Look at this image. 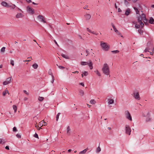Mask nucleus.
<instances>
[{
	"label": "nucleus",
	"mask_w": 154,
	"mask_h": 154,
	"mask_svg": "<svg viewBox=\"0 0 154 154\" xmlns=\"http://www.w3.org/2000/svg\"><path fill=\"white\" fill-rule=\"evenodd\" d=\"M102 71L103 73L106 75H109V77L110 76L109 75V68L107 64L105 63L104 64L103 67L102 69Z\"/></svg>",
	"instance_id": "nucleus-1"
},
{
	"label": "nucleus",
	"mask_w": 154,
	"mask_h": 154,
	"mask_svg": "<svg viewBox=\"0 0 154 154\" xmlns=\"http://www.w3.org/2000/svg\"><path fill=\"white\" fill-rule=\"evenodd\" d=\"M100 46L102 49L105 51H108L109 48V45L106 42H100Z\"/></svg>",
	"instance_id": "nucleus-2"
},
{
	"label": "nucleus",
	"mask_w": 154,
	"mask_h": 154,
	"mask_svg": "<svg viewBox=\"0 0 154 154\" xmlns=\"http://www.w3.org/2000/svg\"><path fill=\"white\" fill-rule=\"evenodd\" d=\"M125 115L126 118L127 119L130 120L131 121L132 120V117L130 112L128 111L127 110L125 111Z\"/></svg>",
	"instance_id": "nucleus-3"
},
{
	"label": "nucleus",
	"mask_w": 154,
	"mask_h": 154,
	"mask_svg": "<svg viewBox=\"0 0 154 154\" xmlns=\"http://www.w3.org/2000/svg\"><path fill=\"white\" fill-rule=\"evenodd\" d=\"M133 96L134 98L137 100H140V99L138 92L134 91L133 93Z\"/></svg>",
	"instance_id": "nucleus-4"
},
{
	"label": "nucleus",
	"mask_w": 154,
	"mask_h": 154,
	"mask_svg": "<svg viewBox=\"0 0 154 154\" xmlns=\"http://www.w3.org/2000/svg\"><path fill=\"white\" fill-rule=\"evenodd\" d=\"M125 133L126 134L129 135L131 134V128L128 125H125Z\"/></svg>",
	"instance_id": "nucleus-5"
},
{
	"label": "nucleus",
	"mask_w": 154,
	"mask_h": 154,
	"mask_svg": "<svg viewBox=\"0 0 154 154\" xmlns=\"http://www.w3.org/2000/svg\"><path fill=\"white\" fill-rule=\"evenodd\" d=\"M27 10L30 14H33L34 13V10L33 8H30L29 6H28L27 7Z\"/></svg>",
	"instance_id": "nucleus-6"
},
{
	"label": "nucleus",
	"mask_w": 154,
	"mask_h": 154,
	"mask_svg": "<svg viewBox=\"0 0 154 154\" xmlns=\"http://www.w3.org/2000/svg\"><path fill=\"white\" fill-rule=\"evenodd\" d=\"M142 19L140 18V15L137 17L138 22L140 23L141 26V28H142L144 26L143 23L142 21Z\"/></svg>",
	"instance_id": "nucleus-7"
},
{
	"label": "nucleus",
	"mask_w": 154,
	"mask_h": 154,
	"mask_svg": "<svg viewBox=\"0 0 154 154\" xmlns=\"http://www.w3.org/2000/svg\"><path fill=\"white\" fill-rule=\"evenodd\" d=\"M11 77H9L6 79V81H4L3 82V85H6L8 84L11 82Z\"/></svg>",
	"instance_id": "nucleus-8"
},
{
	"label": "nucleus",
	"mask_w": 154,
	"mask_h": 154,
	"mask_svg": "<svg viewBox=\"0 0 154 154\" xmlns=\"http://www.w3.org/2000/svg\"><path fill=\"white\" fill-rule=\"evenodd\" d=\"M37 18L40 20V21L43 22L44 23H46V21L45 20V18L43 16L39 15L38 16Z\"/></svg>",
	"instance_id": "nucleus-9"
},
{
	"label": "nucleus",
	"mask_w": 154,
	"mask_h": 154,
	"mask_svg": "<svg viewBox=\"0 0 154 154\" xmlns=\"http://www.w3.org/2000/svg\"><path fill=\"white\" fill-rule=\"evenodd\" d=\"M2 5L3 6L5 7H11V6L8 5L6 2L3 1L1 3Z\"/></svg>",
	"instance_id": "nucleus-10"
},
{
	"label": "nucleus",
	"mask_w": 154,
	"mask_h": 154,
	"mask_svg": "<svg viewBox=\"0 0 154 154\" xmlns=\"http://www.w3.org/2000/svg\"><path fill=\"white\" fill-rule=\"evenodd\" d=\"M88 65L89 66L90 69H92L93 68V63L91 60L89 61V63H88Z\"/></svg>",
	"instance_id": "nucleus-11"
},
{
	"label": "nucleus",
	"mask_w": 154,
	"mask_h": 154,
	"mask_svg": "<svg viewBox=\"0 0 154 154\" xmlns=\"http://www.w3.org/2000/svg\"><path fill=\"white\" fill-rule=\"evenodd\" d=\"M149 22L150 24H154V19L152 17H150Z\"/></svg>",
	"instance_id": "nucleus-12"
},
{
	"label": "nucleus",
	"mask_w": 154,
	"mask_h": 154,
	"mask_svg": "<svg viewBox=\"0 0 154 154\" xmlns=\"http://www.w3.org/2000/svg\"><path fill=\"white\" fill-rule=\"evenodd\" d=\"M87 20H89L91 18V15L89 14H86L84 16Z\"/></svg>",
	"instance_id": "nucleus-13"
},
{
	"label": "nucleus",
	"mask_w": 154,
	"mask_h": 154,
	"mask_svg": "<svg viewBox=\"0 0 154 154\" xmlns=\"http://www.w3.org/2000/svg\"><path fill=\"white\" fill-rule=\"evenodd\" d=\"M130 12V9L129 8H128L127 9L125 13V15L126 16L128 15Z\"/></svg>",
	"instance_id": "nucleus-14"
},
{
	"label": "nucleus",
	"mask_w": 154,
	"mask_h": 154,
	"mask_svg": "<svg viewBox=\"0 0 154 154\" xmlns=\"http://www.w3.org/2000/svg\"><path fill=\"white\" fill-rule=\"evenodd\" d=\"M6 143L5 140L2 138H0V144H4Z\"/></svg>",
	"instance_id": "nucleus-15"
},
{
	"label": "nucleus",
	"mask_w": 154,
	"mask_h": 154,
	"mask_svg": "<svg viewBox=\"0 0 154 154\" xmlns=\"http://www.w3.org/2000/svg\"><path fill=\"white\" fill-rule=\"evenodd\" d=\"M23 17V15L21 13H18L16 15V17L17 18H20L22 17Z\"/></svg>",
	"instance_id": "nucleus-16"
},
{
	"label": "nucleus",
	"mask_w": 154,
	"mask_h": 154,
	"mask_svg": "<svg viewBox=\"0 0 154 154\" xmlns=\"http://www.w3.org/2000/svg\"><path fill=\"white\" fill-rule=\"evenodd\" d=\"M6 93L8 94H9V92L8 90H7V88H6L5 91H3V96H4L6 94Z\"/></svg>",
	"instance_id": "nucleus-17"
},
{
	"label": "nucleus",
	"mask_w": 154,
	"mask_h": 154,
	"mask_svg": "<svg viewBox=\"0 0 154 154\" xmlns=\"http://www.w3.org/2000/svg\"><path fill=\"white\" fill-rule=\"evenodd\" d=\"M112 26L113 27V28L114 29V30L116 32H119L118 31V30L116 29V28L114 25L112 23H111Z\"/></svg>",
	"instance_id": "nucleus-18"
},
{
	"label": "nucleus",
	"mask_w": 154,
	"mask_h": 154,
	"mask_svg": "<svg viewBox=\"0 0 154 154\" xmlns=\"http://www.w3.org/2000/svg\"><path fill=\"white\" fill-rule=\"evenodd\" d=\"M140 16V18L142 19V20L145 19L146 18V15L144 14L143 13L141 14Z\"/></svg>",
	"instance_id": "nucleus-19"
},
{
	"label": "nucleus",
	"mask_w": 154,
	"mask_h": 154,
	"mask_svg": "<svg viewBox=\"0 0 154 154\" xmlns=\"http://www.w3.org/2000/svg\"><path fill=\"white\" fill-rule=\"evenodd\" d=\"M70 131V128L69 126H68L67 128V133L68 135H70V133L69 131Z\"/></svg>",
	"instance_id": "nucleus-20"
},
{
	"label": "nucleus",
	"mask_w": 154,
	"mask_h": 154,
	"mask_svg": "<svg viewBox=\"0 0 154 154\" xmlns=\"http://www.w3.org/2000/svg\"><path fill=\"white\" fill-rule=\"evenodd\" d=\"M134 9L136 11V14H140V11L139 10H138V9L136 7H134Z\"/></svg>",
	"instance_id": "nucleus-21"
},
{
	"label": "nucleus",
	"mask_w": 154,
	"mask_h": 154,
	"mask_svg": "<svg viewBox=\"0 0 154 154\" xmlns=\"http://www.w3.org/2000/svg\"><path fill=\"white\" fill-rule=\"evenodd\" d=\"M88 150V148H86L82 151L80 152H79V154H84Z\"/></svg>",
	"instance_id": "nucleus-22"
},
{
	"label": "nucleus",
	"mask_w": 154,
	"mask_h": 154,
	"mask_svg": "<svg viewBox=\"0 0 154 154\" xmlns=\"http://www.w3.org/2000/svg\"><path fill=\"white\" fill-rule=\"evenodd\" d=\"M108 103L109 104H112L113 103L114 101L113 99H109Z\"/></svg>",
	"instance_id": "nucleus-23"
},
{
	"label": "nucleus",
	"mask_w": 154,
	"mask_h": 154,
	"mask_svg": "<svg viewBox=\"0 0 154 154\" xmlns=\"http://www.w3.org/2000/svg\"><path fill=\"white\" fill-rule=\"evenodd\" d=\"M32 67L34 69H36L38 67V66L37 64L36 63H34V64H33L32 65Z\"/></svg>",
	"instance_id": "nucleus-24"
},
{
	"label": "nucleus",
	"mask_w": 154,
	"mask_h": 154,
	"mask_svg": "<svg viewBox=\"0 0 154 154\" xmlns=\"http://www.w3.org/2000/svg\"><path fill=\"white\" fill-rule=\"evenodd\" d=\"M61 56L63 58H65L66 59H69V57L68 56L64 54H61Z\"/></svg>",
	"instance_id": "nucleus-25"
},
{
	"label": "nucleus",
	"mask_w": 154,
	"mask_h": 154,
	"mask_svg": "<svg viewBox=\"0 0 154 154\" xmlns=\"http://www.w3.org/2000/svg\"><path fill=\"white\" fill-rule=\"evenodd\" d=\"M96 103V101L94 99L91 100L90 101V103L92 104H94Z\"/></svg>",
	"instance_id": "nucleus-26"
},
{
	"label": "nucleus",
	"mask_w": 154,
	"mask_h": 154,
	"mask_svg": "<svg viewBox=\"0 0 154 154\" xmlns=\"http://www.w3.org/2000/svg\"><path fill=\"white\" fill-rule=\"evenodd\" d=\"M13 109L14 110V112H16L17 110V106L15 105H13Z\"/></svg>",
	"instance_id": "nucleus-27"
},
{
	"label": "nucleus",
	"mask_w": 154,
	"mask_h": 154,
	"mask_svg": "<svg viewBox=\"0 0 154 154\" xmlns=\"http://www.w3.org/2000/svg\"><path fill=\"white\" fill-rule=\"evenodd\" d=\"M101 151L100 148V146H99L97 148L96 150V152L97 153Z\"/></svg>",
	"instance_id": "nucleus-28"
},
{
	"label": "nucleus",
	"mask_w": 154,
	"mask_h": 154,
	"mask_svg": "<svg viewBox=\"0 0 154 154\" xmlns=\"http://www.w3.org/2000/svg\"><path fill=\"white\" fill-rule=\"evenodd\" d=\"M81 64L82 65H87L88 64V62H84V61H82V62H81Z\"/></svg>",
	"instance_id": "nucleus-29"
},
{
	"label": "nucleus",
	"mask_w": 154,
	"mask_h": 154,
	"mask_svg": "<svg viewBox=\"0 0 154 154\" xmlns=\"http://www.w3.org/2000/svg\"><path fill=\"white\" fill-rule=\"evenodd\" d=\"M138 32L140 35H143V31L142 29H139L138 30Z\"/></svg>",
	"instance_id": "nucleus-30"
},
{
	"label": "nucleus",
	"mask_w": 154,
	"mask_h": 154,
	"mask_svg": "<svg viewBox=\"0 0 154 154\" xmlns=\"http://www.w3.org/2000/svg\"><path fill=\"white\" fill-rule=\"evenodd\" d=\"M143 22L144 23V24L146 25H147L148 24V23L147 22V20L146 19H144L143 20Z\"/></svg>",
	"instance_id": "nucleus-31"
},
{
	"label": "nucleus",
	"mask_w": 154,
	"mask_h": 154,
	"mask_svg": "<svg viewBox=\"0 0 154 154\" xmlns=\"http://www.w3.org/2000/svg\"><path fill=\"white\" fill-rule=\"evenodd\" d=\"M44 99V98L43 97H39L38 98V100L40 101H42Z\"/></svg>",
	"instance_id": "nucleus-32"
},
{
	"label": "nucleus",
	"mask_w": 154,
	"mask_h": 154,
	"mask_svg": "<svg viewBox=\"0 0 154 154\" xmlns=\"http://www.w3.org/2000/svg\"><path fill=\"white\" fill-rule=\"evenodd\" d=\"M124 3L125 4L126 6H128L129 5V3L126 0H124Z\"/></svg>",
	"instance_id": "nucleus-33"
},
{
	"label": "nucleus",
	"mask_w": 154,
	"mask_h": 154,
	"mask_svg": "<svg viewBox=\"0 0 154 154\" xmlns=\"http://www.w3.org/2000/svg\"><path fill=\"white\" fill-rule=\"evenodd\" d=\"M79 94L81 96H83L84 95V91H82V90H80V91H79Z\"/></svg>",
	"instance_id": "nucleus-34"
},
{
	"label": "nucleus",
	"mask_w": 154,
	"mask_h": 154,
	"mask_svg": "<svg viewBox=\"0 0 154 154\" xmlns=\"http://www.w3.org/2000/svg\"><path fill=\"white\" fill-rule=\"evenodd\" d=\"M60 113L59 112L57 114V115L56 116V120L57 121L58 120V119H59V116L60 115Z\"/></svg>",
	"instance_id": "nucleus-35"
},
{
	"label": "nucleus",
	"mask_w": 154,
	"mask_h": 154,
	"mask_svg": "<svg viewBox=\"0 0 154 154\" xmlns=\"http://www.w3.org/2000/svg\"><path fill=\"white\" fill-rule=\"evenodd\" d=\"M111 52L113 54L118 53L119 52V51L117 50L115 51H111Z\"/></svg>",
	"instance_id": "nucleus-36"
},
{
	"label": "nucleus",
	"mask_w": 154,
	"mask_h": 154,
	"mask_svg": "<svg viewBox=\"0 0 154 154\" xmlns=\"http://www.w3.org/2000/svg\"><path fill=\"white\" fill-rule=\"evenodd\" d=\"M57 65L58 66L59 68L60 69H63L65 68V67L61 66H58L57 64Z\"/></svg>",
	"instance_id": "nucleus-37"
},
{
	"label": "nucleus",
	"mask_w": 154,
	"mask_h": 154,
	"mask_svg": "<svg viewBox=\"0 0 154 154\" xmlns=\"http://www.w3.org/2000/svg\"><path fill=\"white\" fill-rule=\"evenodd\" d=\"M149 116L147 117L146 120V121L147 122L150 121L151 120V118L149 117Z\"/></svg>",
	"instance_id": "nucleus-38"
},
{
	"label": "nucleus",
	"mask_w": 154,
	"mask_h": 154,
	"mask_svg": "<svg viewBox=\"0 0 154 154\" xmlns=\"http://www.w3.org/2000/svg\"><path fill=\"white\" fill-rule=\"evenodd\" d=\"M96 74L99 76H101V74L99 72V71L98 70H96Z\"/></svg>",
	"instance_id": "nucleus-39"
},
{
	"label": "nucleus",
	"mask_w": 154,
	"mask_h": 154,
	"mask_svg": "<svg viewBox=\"0 0 154 154\" xmlns=\"http://www.w3.org/2000/svg\"><path fill=\"white\" fill-rule=\"evenodd\" d=\"M48 73L49 75H51L52 76V75H53L51 72V69H49L48 71Z\"/></svg>",
	"instance_id": "nucleus-40"
},
{
	"label": "nucleus",
	"mask_w": 154,
	"mask_h": 154,
	"mask_svg": "<svg viewBox=\"0 0 154 154\" xmlns=\"http://www.w3.org/2000/svg\"><path fill=\"white\" fill-rule=\"evenodd\" d=\"M5 47H3L1 49V51L2 52H4L5 51Z\"/></svg>",
	"instance_id": "nucleus-41"
},
{
	"label": "nucleus",
	"mask_w": 154,
	"mask_h": 154,
	"mask_svg": "<svg viewBox=\"0 0 154 154\" xmlns=\"http://www.w3.org/2000/svg\"><path fill=\"white\" fill-rule=\"evenodd\" d=\"M140 26H141V25L137 24H135V27L136 28L139 29L140 27Z\"/></svg>",
	"instance_id": "nucleus-42"
},
{
	"label": "nucleus",
	"mask_w": 154,
	"mask_h": 154,
	"mask_svg": "<svg viewBox=\"0 0 154 154\" xmlns=\"http://www.w3.org/2000/svg\"><path fill=\"white\" fill-rule=\"evenodd\" d=\"M85 76H87L88 74V73L87 71H85L84 72L82 73Z\"/></svg>",
	"instance_id": "nucleus-43"
},
{
	"label": "nucleus",
	"mask_w": 154,
	"mask_h": 154,
	"mask_svg": "<svg viewBox=\"0 0 154 154\" xmlns=\"http://www.w3.org/2000/svg\"><path fill=\"white\" fill-rule=\"evenodd\" d=\"M13 131L14 132H16L17 131V128L15 127H14L13 128Z\"/></svg>",
	"instance_id": "nucleus-44"
},
{
	"label": "nucleus",
	"mask_w": 154,
	"mask_h": 154,
	"mask_svg": "<svg viewBox=\"0 0 154 154\" xmlns=\"http://www.w3.org/2000/svg\"><path fill=\"white\" fill-rule=\"evenodd\" d=\"M11 64L12 66H14V61L13 60H11Z\"/></svg>",
	"instance_id": "nucleus-45"
},
{
	"label": "nucleus",
	"mask_w": 154,
	"mask_h": 154,
	"mask_svg": "<svg viewBox=\"0 0 154 154\" xmlns=\"http://www.w3.org/2000/svg\"><path fill=\"white\" fill-rule=\"evenodd\" d=\"M34 136L35 138H38V134L37 133H35V134L34 135Z\"/></svg>",
	"instance_id": "nucleus-46"
},
{
	"label": "nucleus",
	"mask_w": 154,
	"mask_h": 154,
	"mask_svg": "<svg viewBox=\"0 0 154 154\" xmlns=\"http://www.w3.org/2000/svg\"><path fill=\"white\" fill-rule=\"evenodd\" d=\"M52 80L51 81V83H53V82H54V77L53 75H52Z\"/></svg>",
	"instance_id": "nucleus-47"
},
{
	"label": "nucleus",
	"mask_w": 154,
	"mask_h": 154,
	"mask_svg": "<svg viewBox=\"0 0 154 154\" xmlns=\"http://www.w3.org/2000/svg\"><path fill=\"white\" fill-rule=\"evenodd\" d=\"M87 30L88 32L91 33L92 31L90 29L88 28H87Z\"/></svg>",
	"instance_id": "nucleus-48"
},
{
	"label": "nucleus",
	"mask_w": 154,
	"mask_h": 154,
	"mask_svg": "<svg viewBox=\"0 0 154 154\" xmlns=\"http://www.w3.org/2000/svg\"><path fill=\"white\" fill-rule=\"evenodd\" d=\"M16 136L17 137L19 138H21V136L19 134H16Z\"/></svg>",
	"instance_id": "nucleus-49"
},
{
	"label": "nucleus",
	"mask_w": 154,
	"mask_h": 154,
	"mask_svg": "<svg viewBox=\"0 0 154 154\" xmlns=\"http://www.w3.org/2000/svg\"><path fill=\"white\" fill-rule=\"evenodd\" d=\"M54 42H55V44L57 45V46L58 47H59V45L57 44V42L55 40H54Z\"/></svg>",
	"instance_id": "nucleus-50"
},
{
	"label": "nucleus",
	"mask_w": 154,
	"mask_h": 154,
	"mask_svg": "<svg viewBox=\"0 0 154 154\" xmlns=\"http://www.w3.org/2000/svg\"><path fill=\"white\" fill-rule=\"evenodd\" d=\"M23 91L24 93H25V94H26L27 95L29 94V93L28 92H27L26 91L23 90Z\"/></svg>",
	"instance_id": "nucleus-51"
},
{
	"label": "nucleus",
	"mask_w": 154,
	"mask_h": 154,
	"mask_svg": "<svg viewBox=\"0 0 154 154\" xmlns=\"http://www.w3.org/2000/svg\"><path fill=\"white\" fill-rule=\"evenodd\" d=\"M79 85H82V86L84 87V84L83 83V82H81V83H79Z\"/></svg>",
	"instance_id": "nucleus-52"
},
{
	"label": "nucleus",
	"mask_w": 154,
	"mask_h": 154,
	"mask_svg": "<svg viewBox=\"0 0 154 154\" xmlns=\"http://www.w3.org/2000/svg\"><path fill=\"white\" fill-rule=\"evenodd\" d=\"M147 51H149V48H146V49L144 50V52H146Z\"/></svg>",
	"instance_id": "nucleus-53"
},
{
	"label": "nucleus",
	"mask_w": 154,
	"mask_h": 154,
	"mask_svg": "<svg viewBox=\"0 0 154 154\" xmlns=\"http://www.w3.org/2000/svg\"><path fill=\"white\" fill-rule=\"evenodd\" d=\"M86 53H87V55H86V56H87L88 54H89V51L87 50H86Z\"/></svg>",
	"instance_id": "nucleus-54"
},
{
	"label": "nucleus",
	"mask_w": 154,
	"mask_h": 154,
	"mask_svg": "<svg viewBox=\"0 0 154 154\" xmlns=\"http://www.w3.org/2000/svg\"><path fill=\"white\" fill-rule=\"evenodd\" d=\"M138 10H142V8L140 6L139 8H138Z\"/></svg>",
	"instance_id": "nucleus-55"
},
{
	"label": "nucleus",
	"mask_w": 154,
	"mask_h": 154,
	"mask_svg": "<svg viewBox=\"0 0 154 154\" xmlns=\"http://www.w3.org/2000/svg\"><path fill=\"white\" fill-rule=\"evenodd\" d=\"M27 2L28 3H30L32 2V1L31 0H26Z\"/></svg>",
	"instance_id": "nucleus-56"
},
{
	"label": "nucleus",
	"mask_w": 154,
	"mask_h": 154,
	"mask_svg": "<svg viewBox=\"0 0 154 154\" xmlns=\"http://www.w3.org/2000/svg\"><path fill=\"white\" fill-rule=\"evenodd\" d=\"M5 148L7 150H9V146H6L5 147Z\"/></svg>",
	"instance_id": "nucleus-57"
},
{
	"label": "nucleus",
	"mask_w": 154,
	"mask_h": 154,
	"mask_svg": "<svg viewBox=\"0 0 154 154\" xmlns=\"http://www.w3.org/2000/svg\"><path fill=\"white\" fill-rule=\"evenodd\" d=\"M118 12H122V10L119 8L118 9Z\"/></svg>",
	"instance_id": "nucleus-58"
},
{
	"label": "nucleus",
	"mask_w": 154,
	"mask_h": 154,
	"mask_svg": "<svg viewBox=\"0 0 154 154\" xmlns=\"http://www.w3.org/2000/svg\"><path fill=\"white\" fill-rule=\"evenodd\" d=\"M30 61H31V60H23V62H29Z\"/></svg>",
	"instance_id": "nucleus-59"
},
{
	"label": "nucleus",
	"mask_w": 154,
	"mask_h": 154,
	"mask_svg": "<svg viewBox=\"0 0 154 154\" xmlns=\"http://www.w3.org/2000/svg\"><path fill=\"white\" fill-rule=\"evenodd\" d=\"M88 5H86L83 8L85 9H86L87 8H88Z\"/></svg>",
	"instance_id": "nucleus-60"
},
{
	"label": "nucleus",
	"mask_w": 154,
	"mask_h": 154,
	"mask_svg": "<svg viewBox=\"0 0 154 154\" xmlns=\"http://www.w3.org/2000/svg\"><path fill=\"white\" fill-rule=\"evenodd\" d=\"M91 33L94 35H97L96 32L94 31H92Z\"/></svg>",
	"instance_id": "nucleus-61"
},
{
	"label": "nucleus",
	"mask_w": 154,
	"mask_h": 154,
	"mask_svg": "<svg viewBox=\"0 0 154 154\" xmlns=\"http://www.w3.org/2000/svg\"><path fill=\"white\" fill-rule=\"evenodd\" d=\"M72 73H79V72L77 71H76L73 72Z\"/></svg>",
	"instance_id": "nucleus-62"
},
{
	"label": "nucleus",
	"mask_w": 154,
	"mask_h": 154,
	"mask_svg": "<svg viewBox=\"0 0 154 154\" xmlns=\"http://www.w3.org/2000/svg\"><path fill=\"white\" fill-rule=\"evenodd\" d=\"M15 7H16V6L14 5H13L12 7V8L14 9Z\"/></svg>",
	"instance_id": "nucleus-63"
},
{
	"label": "nucleus",
	"mask_w": 154,
	"mask_h": 154,
	"mask_svg": "<svg viewBox=\"0 0 154 154\" xmlns=\"http://www.w3.org/2000/svg\"><path fill=\"white\" fill-rule=\"evenodd\" d=\"M133 23H134V24H137V23L135 21H134L132 22Z\"/></svg>",
	"instance_id": "nucleus-64"
}]
</instances>
